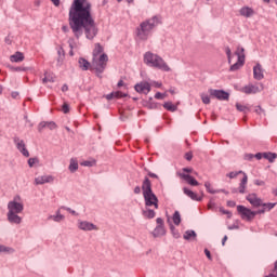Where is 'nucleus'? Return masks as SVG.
I'll use <instances>...</instances> for the list:
<instances>
[{
	"label": "nucleus",
	"instance_id": "f257e3e1",
	"mask_svg": "<svg viewBox=\"0 0 277 277\" xmlns=\"http://www.w3.org/2000/svg\"><path fill=\"white\" fill-rule=\"evenodd\" d=\"M71 34L79 40L85 36L87 40H94L98 36V26L92 16V4L88 0H74L68 14Z\"/></svg>",
	"mask_w": 277,
	"mask_h": 277
},
{
	"label": "nucleus",
	"instance_id": "f03ea898",
	"mask_svg": "<svg viewBox=\"0 0 277 277\" xmlns=\"http://www.w3.org/2000/svg\"><path fill=\"white\" fill-rule=\"evenodd\" d=\"M159 25H161V16L159 15H154L151 18L145 19L136 27V37L138 40H148L153 30L157 29Z\"/></svg>",
	"mask_w": 277,
	"mask_h": 277
},
{
	"label": "nucleus",
	"instance_id": "7ed1b4c3",
	"mask_svg": "<svg viewBox=\"0 0 277 277\" xmlns=\"http://www.w3.org/2000/svg\"><path fill=\"white\" fill-rule=\"evenodd\" d=\"M25 210V205L21 201V196L16 195L13 200L8 203V213L6 220L10 224H22L23 217L18 215L22 211Z\"/></svg>",
	"mask_w": 277,
	"mask_h": 277
},
{
	"label": "nucleus",
	"instance_id": "20e7f679",
	"mask_svg": "<svg viewBox=\"0 0 277 277\" xmlns=\"http://www.w3.org/2000/svg\"><path fill=\"white\" fill-rule=\"evenodd\" d=\"M142 190L146 207H155V209H159V199L157 198V195L153 193V184L148 177L144 179Z\"/></svg>",
	"mask_w": 277,
	"mask_h": 277
},
{
	"label": "nucleus",
	"instance_id": "39448f33",
	"mask_svg": "<svg viewBox=\"0 0 277 277\" xmlns=\"http://www.w3.org/2000/svg\"><path fill=\"white\" fill-rule=\"evenodd\" d=\"M144 63L147 66H151V68H157L158 70H162L163 72H170V70H172L170 66H168V63H166V61L161 56L153 52H146L144 54Z\"/></svg>",
	"mask_w": 277,
	"mask_h": 277
},
{
	"label": "nucleus",
	"instance_id": "423d86ee",
	"mask_svg": "<svg viewBox=\"0 0 277 277\" xmlns=\"http://www.w3.org/2000/svg\"><path fill=\"white\" fill-rule=\"evenodd\" d=\"M107 62H109V57L105 53L93 58L92 64H93V67L95 68L97 77H100L101 75H103V72H105V68H107Z\"/></svg>",
	"mask_w": 277,
	"mask_h": 277
},
{
	"label": "nucleus",
	"instance_id": "0eeeda50",
	"mask_svg": "<svg viewBox=\"0 0 277 277\" xmlns=\"http://www.w3.org/2000/svg\"><path fill=\"white\" fill-rule=\"evenodd\" d=\"M237 211L242 220H247V222H252V219L255 217L254 211L246 208L245 206H237Z\"/></svg>",
	"mask_w": 277,
	"mask_h": 277
},
{
	"label": "nucleus",
	"instance_id": "6e6552de",
	"mask_svg": "<svg viewBox=\"0 0 277 277\" xmlns=\"http://www.w3.org/2000/svg\"><path fill=\"white\" fill-rule=\"evenodd\" d=\"M210 96H213L214 98H217V101H228L230 94L224 90H215L210 89L209 90Z\"/></svg>",
	"mask_w": 277,
	"mask_h": 277
},
{
	"label": "nucleus",
	"instance_id": "1a4fd4ad",
	"mask_svg": "<svg viewBox=\"0 0 277 277\" xmlns=\"http://www.w3.org/2000/svg\"><path fill=\"white\" fill-rule=\"evenodd\" d=\"M263 84H248L241 89V92L245 94H259V92H263Z\"/></svg>",
	"mask_w": 277,
	"mask_h": 277
},
{
	"label": "nucleus",
	"instance_id": "9d476101",
	"mask_svg": "<svg viewBox=\"0 0 277 277\" xmlns=\"http://www.w3.org/2000/svg\"><path fill=\"white\" fill-rule=\"evenodd\" d=\"M13 142L16 145L17 150H19L24 157H29V150H27V147L25 146V141L21 140L18 136H15Z\"/></svg>",
	"mask_w": 277,
	"mask_h": 277
},
{
	"label": "nucleus",
	"instance_id": "9b49d317",
	"mask_svg": "<svg viewBox=\"0 0 277 277\" xmlns=\"http://www.w3.org/2000/svg\"><path fill=\"white\" fill-rule=\"evenodd\" d=\"M246 200H248V202H250V205L254 208V209H259V207H262L263 205V199L259 198V196H256V194H249L246 197Z\"/></svg>",
	"mask_w": 277,
	"mask_h": 277
},
{
	"label": "nucleus",
	"instance_id": "f8f14e48",
	"mask_svg": "<svg viewBox=\"0 0 277 277\" xmlns=\"http://www.w3.org/2000/svg\"><path fill=\"white\" fill-rule=\"evenodd\" d=\"M138 94H148L150 92V83L147 81H142L134 87Z\"/></svg>",
	"mask_w": 277,
	"mask_h": 277
},
{
	"label": "nucleus",
	"instance_id": "ddd939ff",
	"mask_svg": "<svg viewBox=\"0 0 277 277\" xmlns=\"http://www.w3.org/2000/svg\"><path fill=\"white\" fill-rule=\"evenodd\" d=\"M78 228H80V230H98V227H96L94 223L88 221H79Z\"/></svg>",
	"mask_w": 277,
	"mask_h": 277
},
{
	"label": "nucleus",
	"instance_id": "4468645a",
	"mask_svg": "<svg viewBox=\"0 0 277 277\" xmlns=\"http://www.w3.org/2000/svg\"><path fill=\"white\" fill-rule=\"evenodd\" d=\"M264 78H265V75L263 74V67L261 66L260 63H258L253 67V79H255L256 81H261Z\"/></svg>",
	"mask_w": 277,
	"mask_h": 277
},
{
	"label": "nucleus",
	"instance_id": "2eb2a0df",
	"mask_svg": "<svg viewBox=\"0 0 277 277\" xmlns=\"http://www.w3.org/2000/svg\"><path fill=\"white\" fill-rule=\"evenodd\" d=\"M54 177L53 175H40L35 179L36 185H44V183H53Z\"/></svg>",
	"mask_w": 277,
	"mask_h": 277
},
{
	"label": "nucleus",
	"instance_id": "dca6fc26",
	"mask_svg": "<svg viewBox=\"0 0 277 277\" xmlns=\"http://www.w3.org/2000/svg\"><path fill=\"white\" fill-rule=\"evenodd\" d=\"M181 179L186 181L188 185H192V187H198L199 183L194 179V176L187 174V173H180Z\"/></svg>",
	"mask_w": 277,
	"mask_h": 277
},
{
	"label": "nucleus",
	"instance_id": "f3484780",
	"mask_svg": "<svg viewBox=\"0 0 277 277\" xmlns=\"http://www.w3.org/2000/svg\"><path fill=\"white\" fill-rule=\"evenodd\" d=\"M183 192L185 196H188V198H190V200H195L196 202H201L202 197H199L198 194L194 193V190H190L189 188L184 187Z\"/></svg>",
	"mask_w": 277,
	"mask_h": 277
},
{
	"label": "nucleus",
	"instance_id": "a211bd4d",
	"mask_svg": "<svg viewBox=\"0 0 277 277\" xmlns=\"http://www.w3.org/2000/svg\"><path fill=\"white\" fill-rule=\"evenodd\" d=\"M239 14H240V16H243L245 18H250V17L254 16V9H252L250 6H242L239 10Z\"/></svg>",
	"mask_w": 277,
	"mask_h": 277
},
{
	"label": "nucleus",
	"instance_id": "6ab92c4d",
	"mask_svg": "<svg viewBox=\"0 0 277 277\" xmlns=\"http://www.w3.org/2000/svg\"><path fill=\"white\" fill-rule=\"evenodd\" d=\"M57 128V124L53 121H42L38 126V131H42V129H50V131H53Z\"/></svg>",
	"mask_w": 277,
	"mask_h": 277
},
{
	"label": "nucleus",
	"instance_id": "aec40b11",
	"mask_svg": "<svg viewBox=\"0 0 277 277\" xmlns=\"http://www.w3.org/2000/svg\"><path fill=\"white\" fill-rule=\"evenodd\" d=\"M246 189H248V174L243 173V177L239 183L238 194H246Z\"/></svg>",
	"mask_w": 277,
	"mask_h": 277
},
{
	"label": "nucleus",
	"instance_id": "412c9836",
	"mask_svg": "<svg viewBox=\"0 0 277 277\" xmlns=\"http://www.w3.org/2000/svg\"><path fill=\"white\" fill-rule=\"evenodd\" d=\"M129 94L122 93V91H115L105 96L107 101H111L113 98H127Z\"/></svg>",
	"mask_w": 277,
	"mask_h": 277
},
{
	"label": "nucleus",
	"instance_id": "4be33fe9",
	"mask_svg": "<svg viewBox=\"0 0 277 277\" xmlns=\"http://www.w3.org/2000/svg\"><path fill=\"white\" fill-rule=\"evenodd\" d=\"M48 220H53V222H64L65 216L62 214V209L58 208L55 214L50 215Z\"/></svg>",
	"mask_w": 277,
	"mask_h": 277
},
{
	"label": "nucleus",
	"instance_id": "5701e85b",
	"mask_svg": "<svg viewBox=\"0 0 277 277\" xmlns=\"http://www.w3.org/2000/svg\"><path fill=\"white\" fill-rule=\"evenodd\" d=\"M78 66H79V68L82 69V70H90V66H92V64H90V63L88 62V60H85V58H83V57H80V58L78 60Z\"/></svg>",
	"mask_w": 277,
	"mask_h": 277
},
{
	"label": "nucleus",
	"instance_id": "b1692460",
	"mask_svg": "<svg viewBox=\"0 0 277 277\" xmlns=\"http://www.w3.org/2000/svg\"><path fill=\"white\" fill-rule=\"evenodd\" d=\"M23 60H25V55L23 54V52H16L15 54L10 56V61L16 64L23 62Z\"/></svg>",
	"mask_w": 277,
	"mask_h": 277
},
{
	"label": "nucleus",
	"instance_id": "393cba45",
	"mask_svg": "<svg viewBox=\"0 0 277 277\" xmlns=\"http://www.w3.org/2000/svg\"><path fill=\"white\" fill-rule=\"evenodd\" d=\"M235 55L238 57V62H246V50L243 48H237Z\"/></svg>",
	"mask_w": 277,
	"mask_h": 277
},
{
	"label": "nucleus",
	"instance_id": "a878e982",
	"mask_svg": "<svg viewBox=\"0 0 277 277\" xmlns=\"http://www.w3.org/2000/svg\"><path fill=\"white\" fill-rule=\"evenodd\" d=\"M166 235V227L164 226H156L153 236L154 237H163Z\"/></svg>",
	"mask_w": 277,
	"mask_h": 277
},
{
	"label": "nucleus",
	"instance_id": "bb28decb",
	"mask_svg": "<svg viewBox=\"0 0 277 277\" xmlns=\"http://www.w3.org/2000/svg\"><path fill=\"white\" fill-rule=\"evenodd\" d=\"M104 49L101 43H95V48L93 50V58L101 57V53H103Z\"/></svg>",
	"mask_w": 277,
	"mask_h": 277
},
{
	"label": "nucleus",
	"instance_id": "cd10ccee",
	"mask_svg": "<svg viewBox=\"0 0 277 277\" xmlns=\"http://www.w3.org/2000/svg\"><path fill=\"white\" fill-rule=\"evenodd\" d=\"M78 170H79V162L77 161V159L71 158L69 163V171L75 173Z\"/></svg>",
	"mask_w": 277,
	"mask_h": 277
},
{
	"label": "nucleus",
	"instance_id": "c85d7f7f",
	"mask_svg": "<svg viewBox=\"0 0 277 277\" xmlns=\"http://www.w3.org/2000/svg\"><path fill=\"white\" fill-rule=\"evenodd\" d=\"M4 252L5 254H14L16 250L12 247L0 245V254Z\"/></svg>",
	"mask_w": 277,
	"mask_h": 277
},
{
	"label": "nucleus",
	"instance_id": "c756f323",
	"mask_svg": "<svg viewBox=\"0 0 277 277\" xmlns=\"http://www.w3.org/2000/svg\"><path fill=\"white\" fill-rule=\"evenodd\" d=\"M184 239L186 240V241H189V239H192V237L194 238V239H196V232L194 230V229H188V230H186L185 233H184Z\"/></svg>",
	"mask_w": 277,
	"mask_h": 277
},
{
	"label": "nucleus",
	"instance_id": "7c9ffc66",
	"mask_svg": "<svg viewBox=\"0 0 277 277\" xmlns=\"http://www.w3.org/2000/svg\"><path fill=\"white\" fill-rule=\"evenodd\" d=\"M42 83H55V77L49 72H45L44 78L42 79Z\"/></svg>",
	"mask_w": 277,
	"mask_h": 277
},
{
	"label": "nucleus",
	"instance_id": "2f4dec72",
	"mask_svg": "<svg viewBox=\"0 0 277 277\" xmlns=\"http://www.w3.org/2000/svg\"><path fill=\"white\" fill-rule=\"evenodd\" d=\"M243 64H246V61H237L234 65L230 66L229 70L232 72H235V70H239V68H241V66H243Z\"/></svg>",
	"mask_w": 277,
	"mask_h": 277
},
{
	"label": "nucleus",
	"instance_id": "473e14b6",
	"mask_svg": "<svg viewBox=\"0 0 277 277\" xmlns=\"http://www.w3.org/2000/svg\"><path fill=\"white\" fill-rule=\"evenodd\" d=\"M143 215L144 217H147V220H153L156 213H155V210L147 209V210H143Z\"/></svg>",
	"mask_w": 277,
	"mask_h": 277
},
{
	"label": "nucleus",
	"instance_id": "72a5a7b5",
	"mask_svg": "<svg viewBox=\"0 0 277 277\" xmlns=\"http://www.w3.org/2000/svg\"><path fill=\"white\" fill-rule=\"evenodd\" d=\"M172 221H173V224H175V226H179L181 224V212L175 211L173 213Z\"/></svg>",
	"mask_w": 277,
	"mask_h": 277
},
{
	"label": "nucleus",
	"instance_id": "f704fd0d",
	"mask_svg": "<svg viewBox=\"0 0 277 277\" xmlns=\"http://www.w3.org/2000/svg\"><path fill=\"white\" fill-rule=\"evenodd\" d=\"M205 187H206L208 194H220V190L214 189V188L211 186V182H206V183H205Z\"/></svg>",
	"mask_w": 277,
	"mask_h": 277
},
{
	"label": "nucleus",
	"instance_id": "c9c22d12",
	"mask_svg": "<svg viewBox=\"0 0 277 277\" xmlns=\"http://www.w3.org/2000/svg\"><path fill=\"white\" fill-rule=\"evenodd\" d=\"M164 109H167L168 111H176V106H174V104H172V102H166L163 104Z\"/></svg>",
	"mask_w": 277,
	"mask_h": 277
},
{
	"label": "nucleus",
	"instance_id": "e433bc0d",
	"mask_svg": "<svg viewBox=\"0 0 277 277\" xmlns=\"http://www.w3.org/2000/svg\"><path fill=\"white\" fill-rule=\"evenodd\" d=\"M236 109L238 111H242V114H248V111H250V108H248V106L241 105L239 103L236 104Z\"/></svg>",
	"mask_w": 277,
	"mask_h": 277
},
{
	"label": "nucleus",
	"instance_id": "4c0bfd02",
	"mask_svg": "<svg viewBox=\"0 0 277 277\" xmlns=\"http://www.w3.org/2000/svg\"><path fill=\"white\" fill-rule=\"evenodd\" d=\"M239 174H246V172L243 171H232L229 173L226 174V176H228V179H237V176H239Z\"/></svg>",
	"mask_w": 277,
	"mask_h": 277
},
{
	"label": "nucleus",
	"instance_id": "58836bf2",
	"mask_svg": "<svg viewBox=\"0 0 277 277\" xmlns=\"http://www.w3.org/2000/svg\"><path fill=\"white\" fill-rule=\"evenodd\" d=\"M80 166H83L84 168H92L96 166V160H85V161H82Z\"/></svg>",
	"mask_w": 277,
	"mask_h": 277
},
{
	"label": "nucleus",
	"instance_id": "ea45409f",
	"mask_svg": "<svg viewBox=\"0 0 277 277\" xmlns=\"http://www.w3.org/2000/svg\"><path fill=\"white\" fill-rule=\"evenodd\" d=\"M262 207L265 211H272V209H274V207H276V202L265 203V202L262 201Z\"/></svg>",
	"mask_w": 277,
	"mask_h": 277
},
{
	"label": "nucleus",
	"instance_id": "a19ab883",
	"mask_svg": "<svg viewBox=\"0 0 277 277\" xmlns=\"http://www.w3.org/2000/svg\"><path fill=\"white\" fill-rule=\"evenodd\" d=\"M170 229H171V233H172L174 239L181 238V233H179V230H176V227H174V225H171Z\"/></svg>",
	"mask_w": 277,
	"mask_h": 277
},
{
	"label": "nucleus",
	"instance_id": "79ce46f5",
	"mask_svg": "<svg viewBox=\"0 0 277 277\" xmlns=\"http://www.w3.org/2000/svg\"><path fill=\"white\" fill-rule=\"evenodd\" d=\"M264 159H268L271 162L274 161V159H276V154H272V153H264L263 154Z\"/></svg>",
	"mask_w": 277,
	"mask_h": 277
},
{
	"label": "nucleus",
	"instance_id": "37998d69",
	"mask_svg": "<svg viewBox=\"0 0 277 277\" xmlns=\"http://www.w3.org/2000/svg\"><path fill=\"white\" fill-rule=\"evenodd\" d=\"M201 101H202V103H203L205 105H209V103H211V97H209L208 94L202 93V94H201Z\"/></svg>",
	"mask_w": 277,
	"mask_h": 277
},
{
	"label": "nucleus",
	"instance_id": "c03bdc74",
	"mask_svg": "<svg viewBox=\"0 0 277 277\" xmlns=\"http://www.w3.org/2000/svg\"><path fill=\"white\" fill-rule=\"evenodd\" d=\"M60 209L63 210V211H68V213H71V215H78L77 211L70 209L69 207L61 206Z\"/></svg>",
	"mask_w": 277,
	"mask_h": 277
},
{
	"label": "nucleus",
	"instance_id": "a18cd8bd",
	"mask_svg": "<svg viewBox=\"0 0 277 277\" xmlns=\"http://www.w3.org/2000/svg\"><path fill=\"white\" fill-rule=\"evenodd\" d=\"M225 53L227 55L228 64H230L232 57H233V52L230 51L229 47L225 48Z\"/></svg>",
	"mask_w": 277,
	"mask_h": 277
},
{
	"label": "nucleus",
	"instance_id": "49530a36",
	"mask_svg": "<svg viewBox=\"0 0 277 277\" xmlns=\"http://www.w3.org/2000/svg\"><path fill=\"white\" fill-rule=\"evenodd\" d=\"M36 163H38V158H29L28 159L29 168H34V166H36Z\"/></svg>",
	"mask_w": 277,
	"mask_h": 277
},
{
	"label": "nucleus",
	"instance_id": "de8ad7c7",
	"mask_svg": "<svg viewBox=\"0 0 277 277\" xmlns=\"http://www.w3.org/2000/svg\"><path fill=\"white\" fill-rule=\"evenodd\" d=\"M62 111L63 114H68V111H70V107L68 106L67 103L63 104Z\"/></svg>",
	"mask_w": 277,
	"mask_h": 277
},
{
	"label": "nucleus",
	"instance_id": "09e8293b",
	"mask_svg": "<svg viewBox=\"0 0 277 277\" xmlns=\"http://www.w3.org/2000/svg\"><path fill=\"white\" fill-rule=\"evenodd\" d=\"M254 185H258V187H263V185H265V182L263 180H255Z\"/></svg>",
	"mask_w": 277,
	"mask_h": 277
},
{
	"label": "nucleus",
	"instance_id": "8fccbe9b",
	"mask_svg": "<svg viewBox=\"0 0 277 277\" xmlns=\"http://www.w3.org/2000/svg\"><path fill=\"white\" fill-rule=\"evenodd\" d=\"M155 98H157V101H163V94L161 92H157L155 94Z\"/></svg>",
	"mask_w": 277,
	"mask_h": 277
},
{
	"label": "nucleus",
	"instance_id": "3c124183",
	"mask_svg": "<svg viewBox=\"0 0 277 277\" xmlns=\"http://www.w3.org/2000/svg\"><path fill=\"white\" fill-rule=\"evenodd\" d=\"M254 157V154H246L245 159L246 161H252V158Z\"/></svg>",
	"mask_w": 277,
	"mask_h": 277
},
{
	"label": "nucleus",
	"instance_id": "603ef678",
	"mask_svg": "<svg viewBox=\"0 0 277 277\" xmlns=\"http://www.w3.org/2000/svg\"><path fill=\"white\" fill-rule=\"evenodd\" d=\"M253 213H255V216L256 215H263V213H265V209L263 208V209H260L258 211H253Z\"/></svg>",
	"mask_w": 277,
	"mask_h": 277
},
{
	"label": "nucleus",
	"instance_id": "864d4df0",
	"mask_svg": "<svg viewBox=\"0 0 277 277\" xmlns=\"http://www.w3.org/2000/svg\"><path fill=\"white\" fill-rule=\"evenodd\" d=\"M205 254H206L207 259H209V261L212 260V258H211V251H209V249H205Z\"/></svg>",
	"mask_w": 277,
	"mask_h": 277
},
{
	"label": "nucleus",
	"instance_id": "5fc2aeb1",
	"mask_svg": "<svg viewBox=\"0 0 277 277\" xmlns=\"http://www.w3.org/2000/svg\"><path fill=\"white\" fill-rule=\"evenodd\" d=\"M193 158H194V156L192 155V153H187V154L185 155V159H186L187 161H192Z\"/></svg>",
	"mask_w": 277,
	"mask_h": 277
},
{
	"label": "nucleus",
	"instance_id": "6e6d98bb",
	"mask_svg": "<svg viewBox=\"0 0 277 277\" xmlns=\"http://www.w3.org/2000/svg\"><path fill=\"white\" fill-rule=\"evenodd\" d=\"M220 211H222L224 215H228V217H230V215H233L230 213V211H228V210H224V209L221 208Z\"/></svg>",
	"mask_w": 277,
	"mask_h": 277
},
{
	"label": "nucleus",
	"instance_id": "4d7b16f0",
	"mask_svg": "<svg viewBox=\"0 0 277 277\" xmlns=\"http://www.w3.org/2000/svg\"><path fill=\"white\" fill-rule=\"evenodd\" d=\"M156 222H157V226H163V219H161V217H158L157 220H156Z\"/></svg>",
	"mask_w": 277,
	"mask_h": 277
},
{
	"label": "nucleus",
	"instance_id": "13d9d810",
	"mask_svg": "<svg viewBox=\"0 0 277 277\" xmlns=\"http://www.w3.org/2000/svg\"><path fill=\"white\" fill-rule=\"evenodd\" d=\"M253 157H255V159H258V160H261V159H263V154L258 153V154L253 155Z\"/></svg>",
	"mask_w": 277,
	"mask_h": 277
},
{
	"label": "nucleus",
	"instance_id": "bf43d9fd",
	"mask_svg": "<svg viewBox=\"0 0 277 277\" xmlns=\"http://www.w3.org/2000/svg\"><path fill=\"white\" fill-rule=\"evenodd\" d=\"M12 70H14L15 72H21V71L25 70V68H23V67H13Z\"/></svg>",
	"mask_w": 277,
	"mask_h": 277
},
{
	"label": "nucleus",
	"instance_id": "052dcab7",
	"mask_svg": "<svg viewBox=\"0 0 277 277\" xmlns=\"http://www.w3.org/2000/svg\"><path fill=\"white\" fill-rule=\"evenodd\" d=\"M134 194H142V187L136 186V187L134 188Z\"/></svg>",
	"mask_w": 277,
	"mask_h": 277
},
{
	"label": "nucleus",
	"instance_id": "680f3d73",
	"mask_svg": "<svg viewBox=\"0 0 277 277\" xmlns=\"http://www.w3.org/2000/svg\"><path fill=\"white\" fill-rule=\"evenodd\" d=\"M255 114H259V115L263 114V108H261V106H258L255 108Z\"/></svg>",
	"mask_w": 277,
	"mask_h": 277
},
{
	"label": "nucleus",
	"instance_id": "e2e57ef3",
	"mask_svg": "<svg viewBox=\"0 0 277 277\" xmlns=\"http://www.w3.org/2000/svg\"><path fill=\"white\" fill-rule=\"evenodd\" d=\"M148 176H150V179H159V176L153 172H149Z\"/></svg>",
	"mask_w": 277,
	"mask_h": 277
},
{
	"label": "nucleus",
	"instance_id": "0e129e2a",
	"mask_svg": "<svg viewBox=\"0 0 277 277\" xmlns=\"http://www.w3.org/2000/svg\"><path fill=\"white\" fill-rule=\"evenodd\" d=\"M12 98H18V92L14 91L11 93Z\"/></svg>",
	"mask_w": 277,
	"mask_h": 277
},
{
	"label": "nucleus",
	"instance_id": "69168bd1",
	"mask_svg": "<svg viewBox=\"0 0 277 277\" xmlns=\"http://www.w3.org/2000/svg\"><path fill=\"white\" fill-rule=\"evenodd\" d=\"M236 205L235 201H227V207H236Z\"/></svg>",
	"mask_w": 277,
	"mask_h": 277
},
{
	"label": "nucleus",
	"instance_id": "338daca9",
	"mask_svg": "<svg viewBox=\"0 0 277 277\" xmlns=\"http://www.w3.org/2000/svg\"><path fill=\"white\" fill-rule=\"evenodd\" d=\"M62 92H68V84H63Z\"/></svg>",
	"mask_w": 277,
	"mask_h": 277
},
{
	"label": "nucleus",
	"instance_id": "774afa93",
	"mask_svg": "<svg viewBox=\"0 0 277 277\" xmlns=\"http://www.w3.org/2000/svg\"><path fill=\"white\" fill-rule=\"evenodd\" d=\"M52 3L57 8L60 6V0H51Z\"/></svg>",
	"mask_w": 277,
	"mask_h": 277
}]
</instances>
